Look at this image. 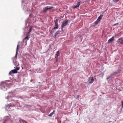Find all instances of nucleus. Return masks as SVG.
I'll list each match as a JSON object with an SVG mask.
<instances>
[{
    "label": "nucleus",
    "mask_w": 123,
    "mask_h": 123,
    "mask_svg": "<svg viewBox=\"0 0 123 123\" xmlns=\"http://www.w3.org/2000/svg\"><path fill=\"white\" fill-rule=\"evenodd\" d=\"M12 73V71H10L9 73V74L10 75H11Z\"/></svg>",
    "instance_id": "27"
},
{
    "label": "nucleus",
    "mask_w": 123,
    "mask_h": 123,
    "mask_svg": "<svg viewBox=\"0 0 123 123\" xmlns=\"http://www.w3.org/2000/svg\"><path fill=\"white\" fill-rule=\"evenodd\" d=\"M53 8V6H46L43 8V12H46L49 9H50Z\"/></svg>",
    "instance_id": "5"
},
{
    "label": "nucleus",
    "mask_w": 123,
    "mask_h": 123,
    "mask_svg": "<svg viewBox=\"0 0 123 123\" xmlns=\"http://www.w3.org/2000/svg\"><path fill=\"white\" fill-rule=\"evenodd\" d=\"M68 23V20H65L63 21L62 25V28L63 29V28L65 26L67 25Z\"/></svg>",
    "instance_id": "6"
},
{
    "label": "nucleus",
    "mask_w": 123,
    "mask_h": 123,
    "mask_svg": "<svg viewBox=\"0 0 123 123\" xmlns=\"http://www.w3.org/2000/svg\"><path fill=\"white\" fill-rule=\"evenodd\" d=\"M60 34V31H57L55 33V36L56 37V36Z\"/></svg>",
    "instance_id": "17"
},
{
    "label": "nucleus",
    "mask_w": 123,
    "mask_h": 123,
    "mask_svg": "<svg viewBox=\"0 0 123 123\" xmlns=\"http://www.w3.org/2000/svg\"><path fill=\"white\" fill-rule=\"evenodd\" d=\"M118 24V23L115 24H114L113 25V26H115V25H117V24Z\"/></svg>",
    "instance_id": "30"
},
{
    "label": "nucleus",
    "mask_w": 123,
    "mask_h": 123,
    "mask_svg": "<svg viewBox=\"0 0 123 123\" xmlns=\"http://www.w3.org/2000/svg\"><path fill=\"white\" fill-rule=\"evenodd\" d=\"M18 122H20L19 123H27L24 120H19L17 119Z\"/></svg>",
    "instance_id": "11"
},
{
    "label": "nucleus",
    "mask_w": 123,
    "mask_h": 123,
    "mask_svg": "<svg viewBox=\"0 0 123 123\" xmlns=\"http://www.w3.org/2000/svg\"><path fill=\"white\" fill-rule=\"evenodd\" d=\"M57 54H56V55H57V57H58V56L59 54V51H58L56 52Z\"/></svg>",
    "instance_id": "22"
},
{
    "label": "nucleus",
    "mask_w": 123,
    "mask_h": 123,
    "mask_svg": "<svg viewBox=\"0 0 123 123\" xmlns=\"http://www.w3.org/2000/svg\"><path fill=\"white\" fill-rule=\"evenodd\" d=\"M9 93V94H12V92H10Z\"/></svg>",
    "instance_id": "32"
},
{
    "label": "nucleus",
    "mask_w": 123,
    "mask_h": 123,
    "mask_svg": "<svg viewBox=\"0 0 123 123\" xmlns=\"http://www.w3.org/2000/svg\"><path fill=\"white\" fill-rule=\"evenodd\" d=\"M19 68H20L18 67H16L15 69L17 71L19 69Z\"/></svg>",
    "instance_id": "24"
},
{
    "label": "nucleus",
    "mask_w": 123,
    "mask_h": 123,
    "mask_svg": "<svg viewBox=\"0 0 123 123\" xmlns=\"http://www.w3.org/2000/svg\"><path fill=\"white\" fill-rule=\"evenodd\" d=\"M114 37L113 36L111 38L109 39L108 41V43H109L111 42H112L114 40Z\"/></svg>",
    "instance_id": "9"
},
{
    "label": "nucleus",
    "mask_w": 123,
    "mask_h": 123,
    "mask_svg": "<svg viewBox=\"0 0 123 123\" xmlns=\"http://www.w3.org/2000/svg\"><path fill=\"white\" fill-rule=\"evenodd\" d=\"M54 28V29H57L58 28V25H55V26Z\"/></svg>",
    "instance_id": "21"
},
{
    "label": "nucleus",
    "mask_w": 123,
    "mask_h": 123,
    "mask_svg": "<svg viewBox=\"0 0 123 123\" xmlns=\"http://www.w3.org/2000/svg\"><path fill=\"white\" fill-rule=\"evenodd\" d=\"M103 16V15H101L98 17V19L97 20V21H99L102 18Z\"/></svg>",
    "instance_id": "13"
},
{
    "label": "nucleus",
    "mask_w": 123,
    "mask_h": 123,
    "mask_svg": "<svg viewBox=\"0 0 123 123\" xmlns=\"http://www.w3.org/2000/svg\"><path fill=\"white\" fill-rule=\"evenodd\" d=\"M94 80L93 77H90L88 79V81L90 84H92Z\"/></svg>",
    "instance_id": "7"
},
{
    "label": "nucleus",
    "mask_w": 123,
    "mask_h": 123,
    "mask_svg": "<svg viewBox=\"0 0 123 123\" xmlns=\"http://www.w3.org/2000/svg\"><path fill=\"white\" fill-rule=\"evenodd\" d=\"M99 21H97V20L95 22V24H98V22Z\"/></svg>",
    "instance_id": "28"
},
{
    "label": "nucleus",
    "mask_w": 123,
    "mask_h": 123,
    "mask_svg": "<svg viewBox=\"0 0 123 123\" xmlns=\"http://www.w3.org/2000/svg\"><path fill=\"white\" fill-rule=\"evenodd\" d=\"M8 85H10V84H8Z\"/></svg>",
    "instance_id": "34"
},
{
    "label": "nucleus",
    "mask_w": 123,
    "mask_h": 123,
    "mask_svg": "<svg viewBox=\"0 0 123 123\" xmlns=\"http://www.w3.org/2000/svg\"><path fill=\"white\" fill-rule=\"evenodd\" d=\"M119 1V0H113V2L115 3Z\"/></svg>",
    "instance_id": "25"
},
{
    "label": "nucleus",
    "mask_w": 123,
    "mask_h": 123,
    "mask_svg": "<svg viewBox=\"0 0 123 123\" xmlns=\"http://www.w3.org/2000/svg\"><path fill=\"white\" fill-rule=\"evenodd\" d=\"M10 80H8L2 81L1 82L0 84V87L4 91H6L7 90L5 86V85H7L8 84L7 82H10Z\"/></svg>",
    "instance_id": "2"
},
{
    "label": "nucleus",
    "mask_w": 123,
    "mask_h": 123,
    "mask_svg": "<svg viewBox=\"0 0 123 123\" xmlns=\"http://www.w3.org/2000/svg\"><path fill=\"white\" fill-rule=\"evenodd\" d=\"M58 20L59 19H56L55 21V23H58Z\"/></svg>",
    "instance_id": "26"
},
{
    "label": "nucleus",
    "mask_w": 123,
    "mask_h": 123,
    "mask_svg": "<svg viewBox=\"0 0 123 123\" xmlns=\"http://www.w3.org/2000/svg\"><path fill=\"white\" fill-rule=\"evenodd\" d=\"M12 97V96H8L6 98L8 100V101H11V99H10Z\"/></svg>",
    "instance_id": "15"
},
{
    "label": "nucleus",
    "mask_w": 123,
    "mask_h": 123,
    "mask_svg": "<svg viewBox=\"0 0 123 123\" xmlns=\"http://www.w3.org/2000/svg\"><path fill=\"white\" fill-rule=\"evenodd\" d=\"M117 42L121 44H123V39L121 37L119 38L117 41Z\"/></svg>",
    "instance_id": "8"
},
{
    "label": "nucleus",
    "mask_w": 123,
    "mask_h": 123,
    "mask_svg": "<svg viewBox=\"0 0 123 123\" xmlns=\"http://www.w3.org/2000/svg\"><path fill=\"white\" fill-rule=\"evenodd\" d=\"M29 34L27 33L26 37L24 39H27V40H28L29 39Z\"/></svg>",
    "instance_id": "12"
},
{
    "label": "nucleus",
    "mask_w": 123,
    "mask_h": 123,
    "mask_svg": "<svg viewBox=\"0 0 123 123\" xmlns=\"http://www.w3.org/2000/svg\"><path fill=\"white\" fill-rule=\"evenodd\" d=\"M12 73H17V71L15 69L12 70Z\"/></svg>",
    "instance_id": "18"
},
{
    "label": "nucleus",
    "mask_w": 123,
    "mask_h": 123,
    "mask_svg": "<svg viewBox=\"0 0 123 123\" xmlns=\"http://www.w3.org/2000/svg\"><path fill=\"white\" fill-rule=\"evenodd\" d=\"M15 103V104H10L6 105L5 108L6 110L8 111H11L13 110V108L15 106L17 107H21L18 102L16 101Z\"/></svg>",
    "instance_id": "1"
},
{
    "label": "nucleus",
    "mask_w": 123,
    "mask_h": 123,
    "mask_svg": "<svg viewBox=\"0 0 123 123\" xmlns=\"http://www.w3.org/2000/svg\"><path fill=\"white\" fill-rule=\"evenodd\" d=\"M13 121L11 120L10 116H7L5 117L3 123H13Z\"/></svg>",
    "instance_id": "3"
},
{
    "label": "nucleus",
    "mask_w": 123,
    "mask_h": 123,
    "mask_svg": "<svg viewBox=\"0 0 123 123\" xmlns=\"http://www.w3.org/2000/svg\"><path fill=\"white\" fill-rule=\"evenodd\" d=\"M55 111L54 110L53 111L51 112V113H50L49 115H48V116L49 117H51L52 115L55 114Z\"/></svg>",
    "instance_id": "14"
},
{
    "label": "nucleus",
    "mask_w": 123,
    "mask_h": 123,
    "mask_svg": "<svg viewBox=\"0 0 123 123\" xmlns=\"http://www.w3.org/2000/svg\"><path fill=\"white\" fill-rule=\"evenodd\" d=\"M55 29H54V28H53L51 30V31H50V33L51 34H52L53 33Z\"/></svg>",
    "instance_id": "19"
},
{
    "label": "nucleus",
    "mask_w": 123,
    "mask_h": 123,
    "mask_svg": "<svg viewBox=\"0 0 123 123\" xmlns=\"http://www.w3.org/2000/svg\"><path fill=\"white\" fill-rule=\"evenodd\" d=\"M55 23V25H58V23Z\"/></svg>",
    "instance_id": "29"
},
{
    "label": "nucleus",
    "mask_w": 123,
    "mask_h": 123,
    "mask_svg": "<svg viewBox=\"0 0 123 123\" xmlns=\"http://www.w3.org/2000/svg\"><path fill=\"white\" fill-rule=\"evenodd\" d=\"M19 43V42L18 44V45L17 46V48L16 49V55L15 56V57L16 58L15 59V58L14 57H13L12 58V59H13V62L14 63V64L16 66H18V64L17 63V62L16 61V59L17 57V50L18 48V44Z\"/></svg>",
    "instance_id": "4"
},
{
    "label": "nucleus",
    "mask_w": 123,
    "mask_h": 123,
    "mask_svg": "<svg viewBox=\"0 0 123 123\" xmlns=\"http://www.w3.org/2000/svg\"><path fill=\"white\" fill-rule=\"evenodd\" d=\"M17 119H18V120H19V119H15V120H14V121H15V122L16 123H20V122H18V123L17 122H18V120H17Z\"/></svg>",
    "instance_id": "23"
},
{
    "label": "nucleus",
    "mask_w": 123,
    "mask_h": 123,
    "mask_svg": "<svg viewBox=\"0 0 123 123\" xmlns=\"http://www.w3.org/2000/svg\"><path fill=\"white\" fill-rule=\"evenodd\" d=\"M80 4V2H78L77 5L75 6H73V7L74 8H75L78 7H79Z\"/></svg>",
    "instance_id": "10"
},
{
    "label": "nucleus",
    "mask_w": 123,
    "mask_h": 123,
    "mask_svg": "<svg viewBox=\"0 0 123 123\" xmlns=\"http://www.w3.org/2000/svg\"><path fill=\"white\" fill-rule=\"evenodd\" d=\"M112 77L111 76H109L108 78H107V80L109 81L110 80H111Z\"/></svg>",
    "instance_id": "16"
},
{
    "label": "nucleus",
    "mask_w": 123,
    "mask_h": 123,
    "mask_svg": "<svg viewBox=\"0 0 123 123\" xmlns=\"http://www.w3.org/2000/svg\"><path fill=\"white\" fill-rule=\"evenodd\" d=\"M32 27H33L32 26L30 28L29 30V32L27 33L29 34L30 33L31 31V30L32 28Z\"/></svg>",
    "instance_id": "20"
},
{
    "label": "nucleus",
    "mask_w": 123,
    "mask_h": 123,
    "mask_svg": "<svg viewBox=\"0 0 123 123\" xmlns=\"http://www.w3.org/2000/svg\"><path fill=\"white\" fill-rule=\"evenodd\" d=\"M122 106L123 107V101L122 102Z\"/></svg>",
    "instance_id": "31"
},
{
    "label": "nucleus",
    "mask_w": 123,
    "mask_h": 123,
    "mask_svg": "<svg viewBox=\"0 0 123 123\" xmlns=\"http://www.w3.org/2000/svg\"><path fill=\"white\" fill-rule=\"evenodd\" d=\"M79 95H78L77 96V98H78L79 97Z\"/></svg>",
    "instance_id": "33"
}]
</instances>
